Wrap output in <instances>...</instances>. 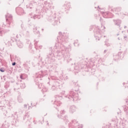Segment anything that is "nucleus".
Wrapping results in <instances>:
<instances>
[{
	"label": "nucleus",
	"instance_id": "2",
	"mask_svg": "<svg viewBox=\"0 0 128 128\" xmlns=\"http://www.w3.org/2000/svg\"><path fill=\"white\" fill-rule=\"evenodd\" d=\"M12 66H16V62H14V63H12Z\"/></svg>",
	"mask_w": 128,
	"mask_h": 128
},
{
	"label": "nucleus",
	"instance_id": "1",
	"mask_svg": "<svg viewBox=\"0 0 128 128\" xmlns=\"http://www.w3.org/2000/svg\"><path fill=\"white\" fill-rule=\"evenodd\" d=\"M0 70L2 72H4V70H2V68L0 69Z\"/></svg>",
	"mask_w": 128,
	"mask_h": 128
}]
</instances>
